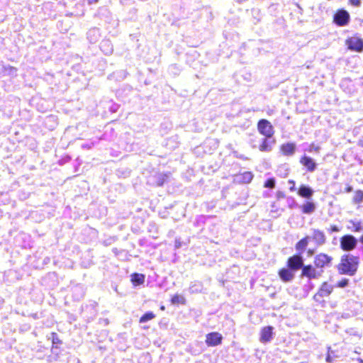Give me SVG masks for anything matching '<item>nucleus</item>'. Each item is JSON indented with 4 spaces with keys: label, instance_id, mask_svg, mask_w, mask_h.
<instances>
[{
    "label": "nucleus",
    "instance_id": "1",
    "mask_svg": "<svg viewBox=\"0 0 363 363\" xmlns=\"http://www.w3.org/2000/svg\"><path fill=\"white\" fill-rule=\"evenodd\" d=\"M359 257L352 255H344L338 265V270L341 274L352 276L357 270Z\"/></svg>",
    "mask_w": 363,
    "mask_h": 363
},
{
    "label": "nucleus",
    "instance_id": "2",
    "mask_svg": "<svg viewBox=\"0 0 363 363\" xmlns=\"http://www.w3.org/2000/svg\"><path fill=\"white\" fill-rule=\"evenodd\" d=\"M257 128L259 132L266 138H272L274 133L273 126L266 119H262L258 122Z\"/></svg>",
    "mask_w": 363,
    "mask_h": 363
},
{
    "label": "nucleus",
    "instance_id": "3",
    "mask_svg": "<svg viewBox=\"0 0 363 363\" xmlns=\"http://www.w3.org/2000/svg\"><path fill=\"white\" fill-rule=\"evenodd\" d=\"M357 239L350 235H344L340 240L341 248L345 251H350L354 249L357 246Z\"/></svg>",
    "mask_w": 363,
    "mask_h": 363
},
{
    "label": "nucleus",
    "instance_id": "4",
    "mask_svg": "<svg viewBox=\"0 0 363 363\" xmlns=\"http://www.w3.org/2000/svg\"><path fill=\"white\" fill-rule=\"evenodd\" d=\"M346 44L348 48L356 52H362L363 50V40L358 37H352L347 40Z\"/></svg>",
    "mask_w": 363,
    "mask_h": 363
},
{
    "label": "nucleus",
    "instance_id": "5",
    "mask_svg": "<svg viewBox=\"0 0 363 363\" xmlns=\"http://www.w3.org/2000/svg\"><path fill=\"white\" fill-rule=\"evenodd\" d=\"M223 336L219 333L213 332L206 335V343L209 347H215L221 344Z\"/></svg>",
    "mask_w": 363,
    "mask_h": 363
},
{
    "label": "nucleus",
    "instance_id": "6",
    "mask_svg": "<svg viewBox=\"0 0 363 363\" xmlns=\"http://www.w3.org/2000/svg\"><path fill=\"white\" fill-rule=\"evenodd\" d=\"M303 265V259L299 255H294L288 259V267L292 270H297Z\"/></svg>",
    "mask_w": 363,
    "mask_h": 363
},
{
    "label": "nucleus",
    "instance_id": "7",
    "mask_svg": "<svg viewBox=\"0 0 363 363\" xmlns=\"http://www.w3.org/2000/svg\"><path fill=\"white\" fill-rule=\"evenodd\" d=\"M349 18V13L346 11L342 10L335 15L334 21L339 26H345L347 23Z\"/></svg>",
    "mask_w": 363,
    "mask_h": 363
},
{
    "label": "nucleus",
    "instance_id": "8",
    "mask_svg": "<svg viewBox=\"0 0 363 363\" xmlns=\"http://www.w3.org/2000/svg\"><path fill=\"white\" fill-rule=\"evenodd\" d=\"M300 162L309 172H314L315 169H316L317 164L315 162V161L312 158L306 155H304L301 158Z\"/></svg>",
    "mask_w": 363,
    "mask_h": 363
},
{
    "label": "nucleus",
    "instance_id": "9",
    "mask_svg": "<svg viewBox=\"0 0 363 363\" xmlns=\"http://www.w3.org/2000/svg\"><path fill=\"white\" fill-rule=\"evenodd\" d=\"M333 290V286L331 284H329L327 282H324L318 292L315 295V297L320 296V297H326L328 296Z\"/></svg>",
    "mask_w": 363,
    "mask_h": 363
},
{
    "label": "nucleus",
    "instance_id": "10",
    "mask_svg": "<svg viewBox=\"0 0 363 363\" xmlns=\"http://www.w3.org/2000/svg\"><path fill=\"white\" fill-rule=\"evenodd\" d=\"M273 328L272 326H267L262 329L260 333L259 340L262 342H269L272 337Z\"/></svg>",
    "mask_w": 363,
    "mask_h": 363
},
{
    "label": "nucleus",
    "instance_id": "11",
    "mask_svg": "<svg viewBox=\"0 0 363 363\" xmlns=\"http://www.w3.org/2000/svg\"><path fill=\"white\" fill-rule=\"evenodd\" d=\"M270 138H264L259 147L261 152H270L272 150L273 145L275 143L274 140H270Z\"/></svg>",
    "mask_w": 363,
    "mask_h": 363
},
{
    "label": "nucleus",
    "instance_id": "12",
    "mask_svg": "<svg viewBox=\"0 0 363 363\" xmlns=\"http://www.w3.org/2000/svg\"><path fill=\"white\" fill-rule=\"evenodd\" d=\"M280 150L283 155L286 156H291L295 152L296 145L292 143H284L281 145Z\"/></svg>",
    "mask_w": 363,
    "mask_h": 363
},
{
    "label": "nucleus",
    "instance_id": "13",
    "mask_svg": "<svg viewBox=\"0 0 363 363\" xmlns=\"http://www.w3.org/2000/svg\"><path fill=\"white\" fill-rule=\"evenodd\" d=\"M331 261V258L325 254L318 255L315 259V264L318 267H323Z\"/></svg>",
    "mask_w": 363,
    "mask_h": 363
},
{
    "label": "nucleus",
    "instance_id": "14",
    "mask_svg": "<svg viewBox=\"0 0 363 363\" xmlns=\"http://www.w3.org/2000/svg\"><path fill=\"white\" fill-rule=\"evenodd\" d=\"M298 194L306 199H311L313 194V190L306 185H301L298 191Z\"/></svg>",
    "mask_w": 363,
    "mask_h": 363
},
{
    "label": "nucleus",
    "instance_id": "15",
    "mask_svg": "<svg viewBox=\"0 0 363 363\" xmlns=\"http://www.w3.org/2000/svg\"><path fill=\"white\" fill-rule=\"evenodd\" d=\"M312 238L318 245H323L325 242V235L323 231L319 230H313Z\"/></svg>",
    "mask_w": 363,
    "mask_h": 363
},
{
    "label": "nucleus",
    "instance_id": "16",
    "mask_svg": "<svg viewBox=\"0 0 363 363\" xmlns=\"http://www.w3.org/2000/svg\"><path fill=\"white\" fill-rule=\"evenodd\" d=\"M281 279L285 282L291 281L294 278V274L289 269H282L279 272Z\"/></svg>",
    "mask_w": 363,
    "mask_h": 363
},
{
    "label": "nucleus",
    "instance_id": "17",
    "mask_svg": "<svg viewBox=\"0 0 363 363\" xmlns=\"http://www.w3.org/2000/svg\"><path fill=\"white\" fill-rule=\"evenodd\" d=\"M302 275L308 277L309 279L316 277V271L311 265L303 267Z\"/></svg>",
    "mask_w": 363,
    "mask_h": 363
},
{
    "label": "nucleus",
    "instance_id": "18",
    "mask_svg": "<svg viewBox=\"0 0 363 363\" xmlns=\"http://www.w3.org/2000/svg\"><path fill=\"white\" fill-rule=\"evenodd\" d=\"M99 37V30L97 28H92L87 33V38L92 43L96 42Z\"/></svg>",
    "mask_w": 363,
    "mask_h": 363
},
{
    "label": "nucleus",
    "instance_id": "19",
    "mask_svg": "<svg viewBox=\"0 0 363 363\" xmlns=\"http://www.w3.org/2000/svg\"><path fill=\"white\" fill-rule=\"evenodd\" d=\"M302 212L306 214H311L315 210V205L313 202H306L302 206Z\"/></svg>",
    "mask_w": 363,
    "mask_h": 363
},
{
    "label": "nucleus",
    "instance_id": "20",
    "mask_svg": "<svg viewBox=\"0 0 363 363\" xmlns=\"http://www.w3.org/2000/svg\"><path fill=\"white\" fill-rule=\"evenodd\" d=\"M100 48L106 55L111 54L113 51L112 45L108 40H103Z\"/></svg>",
    "mask_w": 363,
    "mask_h": 363
},
{
    "label": "nucleus",
    "instance_id": "21",
    "mask_svg": "<svg viewBox=\"0 0 363 363\" xmlns=\"http://www.w3.org/2000/svg\"><path fill=\"white\" fill-rule=\"evenodd\" d=\"M131 281L135 286L140 285L145 281V276L140 274H134L132 275Z\"/></svg>",
    "mask_w": 363,
    "mask_h": 363
},
{
    "label": "nucleus",
    "instance_id": "22",
    "mask_svg": "<svg viewBox=\"0 0 363 363\" xmlns=\"http://www.w3.org/2000/svg\"><path fill=\"white\" fill-rule=\"evenodd\" d=\"M349 223L350 225H349L348 228L353 231L360 232L363 228L362 224L359 221L350 220Z\"/></svg>",
    "mask_w": 363,
    "mask_h": 363
},
{
    "label": "nucleus",
    "instance_id": "23",
    "mask_svg": "<svg viewBox=\"0 0 363 363\" xmlns=\"http://www.w3.org/2000/svg\"><path fill=\"white\" fill-rule=\"evenodd\" d=\"M309 239V237H306L303 239H301L296 245V249L298 251L303 252L305 250L306 247L308 245V240Z\"/></svg>",
    "mask_w": 363,
    "mask_h": 363
},
{
    "label": "nucleus",
    "instance_id": "24",
    "mask_svg": "<svg viewBox=\"0 0 363 363\" xmlns=\"http://www.w3.org/2000/svg\"><path fill=\"white\" fill-rule=\"evenodd\" d=\"M155 318V314L152 312H148L144 314L140 319V323H145L148 320H150Z\"/></svg>",
    "mask_w": 363,
    "mask_h": 363
},
{
    "label": "nucleus",
    "instance_id": "25",
    "mask_svg": "<svg viewBox=\"0 0 363 363\" xmlns=\"http://www.w3.org/2000/svg\"><path fill=\"white\" fill-rule=\"evenodd\" d=\"M243 177V182L245 183H249L252 179V174L250 172H245L242 175Z\"/></svg>",
    "mask_w": 363,
    "mask_h": 363
},
{
    "label": "nucleus",
    "instance_id": "26",
    "mask_svg": "<svg viewBox=\"0 0 363 363\" xmlns=\"http://www.w3.org/2000/svg\"><path fill=\"white\" fill-rule=\"evenodd\" d=\"M275 186V180L274 179H269L264 183V187L272 189Z\"/></svg>",
    "mask_w": 363,
    "mask_h": 363
},
{
    "label": "nucleus",
    "instance_id": "27",
    "mask_svg": "<svg viewBox=\"0 0 363 363\" xmlns=\"http://www.w3.org/2000/svg\"><path fill=\"white\" fill-rule=\"evenodd\" d=\"M183 300H184V298L179 295H175L172 298V302L173 303H182Z\"/></svg>",
    "mask_w": 363,
    "mask_h": 363
},
{
    "label": "nucleus",
    "instance_id": "28",
    "mask_svg": "<svg viewBox=\"0 0 363 363\" xmlns=\"http://www.w3.org/2000/svg\"><path fill=\"white\" fill-rule=\"evenodd\" d=\"M348 281H349L348 279H343L342 280H341L340 281L338 282L337 286L340 288H344L346 286H347Z\"/></svg>",
    "mask_w": 363,
    "mask_h": 363
},
{
    "label": "nucleus",
    "instance_id": "29",
    "mask_svg": "<svg viewBox=\"0 0 363 363\" xmlns=\"http://www.w3.org/2000/svg\"><path fill=\"white\" fill-rule=\"evenodd\" d=\"M319 150H320V147L318 146H315L314 144H312L310 146L309 152L315 151V152H318L319 151Z\"/></svg>",
    "mask_w": 363,
    "mask_h": 363
},
{
    "label": "nucleus",
    "instance_id": "30",
    "mask_svg": "<svg viewBox=\"0 0 363 363\" xmlns=\"http://www.w3.org/2000/svg\"><path fill=\"white\" fill-rule=\"evenodd\" d=\"M289 184H291V187H290V189H290V191H295V189H296V188H295V182H294V181H293V180H289Z\"/></svg>",
    "mask_w": 363,
    "mask_h": 363
},
{
    "label": "nucleus",
    "instance_id": "31",
    "mask_svg": "<svg viewBox=\"0 0 363 363\" xmlns=\"http://www.w3.org/2000/svg\"><path fill=\"white\" fill-rule=\"evenodd\" d=\"M351 4L354 6H359L360 4V0H350Z\"/></svg>",
    "mask_w": 363,
    "mask_h": 363
},
{
    "label": "nucleus",
    "instance_id": "32",
    "mask_svg": "<svg viewBox=\"0 0 363 363\" xmlns=\"http://www.w3.org/2000/svg\"><path fill=\"white\" fill-rule=\"evenodd\" d=\"M330 230L332 232H338L340 231V229L336 225H332L331 228H330Z\"/></svg>",
    "mask_w": 363,
    "mask_h": 363
},
{
    "label": "nucleus",
    "instance_id": "33",
    "mask_svg": "<svg viewBox=\"0 0 363 363\" xmlns=\"http://www.w3.org/2000/svg\"><path fill=\"white\" fill-rule=\"evenodd\" d=\"M10 74H15L16 73V69L12 67H9Z\"/></svg>",
    "mask_w": 363,
    "mask_h": 363
},
{
    "label": "nucleus",
    "instance_id": "34",
    "mask_svg": "<svg viewBox=\"0 0 363 363\" xmlns=\"http://www.w3.org/2000/svg\"><path fill=\"white\" fill-rule=\"evenodd\" d=\"M52 342L55 344V343H57V341H58V339L57 337H55L56 334L55 333H52Z\"/></svg>",
    "mask_w": 363,
    "mask_h": 363
},
{
    "label": "nucleus",
    "instance_id": "35",
    "mask_svg": "<svg viewBox=\"0 0 363 363\" xmlns=\"http://www.w3.org/2000/svg\"><path fill=\"white\" fill-rule=\"evenodd\" d=\"M181 246H182L181 242L179 240H177L176 242H175V247H176V248H179Z\"/></svg>",
    "mask_w": 363,
    "mask_h": 363
},
{
    "label": "nucleus",
    "instance_id": "36",
    "mask_svg": "<svg viewBox=\"0 0 363 363\" xmlns=\"http://www.w3.org/2000/svg\"><path fill=\"white\" fill-rule=\"evenodd\" d=\"M326 361H327L328 362H332V358H331V357H330V354H328V356H327V357H326Z\"/></svg>",
    "mask_w": 363,
    "mask_h": 363
},
{
    "label": "nucleus",
    "instance_id": "37",
    "mask_svg": "<svg viewBox=\"0 0 363 363\" xmlns=\"http://www.w3.org/2000/svg\"><path fill=\"white\" fill-rule=\"evenodd\" d=\"M87 1L89 4H95L98 1V0H87Z\"/></svg>",
    "mask_w": 363,
    "mask_h": 363
},
{
    "label": "nucleus",
    "instance_id": "38",
    "mask_svg": "<svg viewBox=\"0 0 363 363\" xmlns=\"http://www.w3.org/2000/svg\"><path fill=\"white\" fill-rule=\"evenodd\" d=\"M352 191V187H350H350H348V188H347V191H348V192H350V191Z\"/></svg>",
    "mask_w": 363,
    "mask_h": 363
},
{
    "label": "nucleus",
    "instance_id": "39",
    "mask_svg": "<svg viewBox=\"0 0 363 363\" xmlns=\"http://www.w3.org/2000/svg\"><path fill=\"white\" fill-rule=\"evenodd\" d=\"M360 242L363 244V235L360 238Z\"/></svg>",
    "mask_w": 363,
    "mask_h": 363
},
{
    "label": "nucleus",
    "instance_id": "40",
    "mask_svg": "<svg viewBox=\"0 0 363 363\" xmlns=\"http://www.w3.org/2000/svg\"><path fill=\"white\" fill-rule=\"evenodd\" d=\"M308 253H309V254H311V255H312V254L313 253V252L312 250H308Z\"/></svg>",
    "mask_w": 363,
    "mask_h": 363
}]
</instances>
